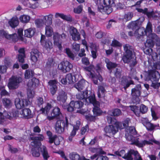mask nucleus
I'll use <instances>...</instances> for the list:
<instances>
[{
	"label": "nucleus",
	"mask_w": 160,
	"mask_h": 160,
	"mask_svg": "<svg viewBox=\"0 0 160 160\" xmlns=\"http://www.w3.org/2000/svg\"><path fill=\"white\" fill-rule=\"evenodd\" d=\"M146 35L147 40L145 43V48L144 49L145 53L149 55V61L153 60L155 62L153 63L152 68L153 70H150L145 74L146 80H150L152 82L151 86L154 88H158L160 86L158 80L160 75L158 71L154 70L160 69V56L156 53H154L151 48L154 46V42L156 41L157 47H160V42L157 40V36L152 33V24L149 22L147 23L146 29L143 28H140L137 30L134 33V36L137 38H140Z\"/></svg>",
	"instance_id": "obj_1"
},
{
	"label": "nucleus",
	"mask_w": 160,
	"mask_h": 160,
	"mask_svg": "<svg viewBox=\"0 0 160 160\" xmlns=\"http://www.w3.org/2000/svg\"><path fill=\"white\" fill-rule=\"evenodd\" d=\"M136 134V132L134 127H128L126 128L125 137L127 140L131 142L132 144H134L139 147H142L145 145L152 144V142L158 144L159 143L158 141L154 140L151 134L144 135V138L145 139L140 142L139 138H135L134 136Z\"/></svg>",
	"instance_id": "obj_2"
},
{
	"label": "nucleus",
	"mask_w": 160,
	"mask_h": 160,
	"mask_svg": "<svg viewBox=\"0 0 160 160\" xmlns=\"http://www.w3.org/2000/svg\"><path fill=\"white\" fill-rule=\"evenodd\" d=\"M32 117V112L29 108L24 109L20 112L13 110L11 112H8L5 111L3 113L0 112V124H3L6 118L11 120L13 118L19 117L29 119Z\"/></svg>",
	"instance_id": "obj_3"
},
{
	"label": "nucleus",
	"mask_w": 160,
	"mask_h": 160,
	"mask_svg": "<svg viewBox=\"0 0 160 160\" xmlns=\"http://www.w3.org/2000/svg\"><path fill=\"white\" fill-rule=\"evenodd\" d=\"M123 47L125 52L122 58L123 62L129 63L130 67L134 66L136 64V57L134 54H132L130 46L128 44H126L124 45Z\"/></svg>",
	"instance_id": "obj_4"
},
{
	"label": "nucleus",
	"mask_w": 160,
	"mask_h": 160,
	"mask_svg": "<svg viewBox=\"0 0 160 160\" xmlns=\"http://www.w3.org/2000/svg\"><path fill=\"white\" fill-rule=\"evenodd\" d=\"M44 139V137L42 135L38 137H30V140L32 141L31 142V145L33 147L32 150L33 156L35 157L39 156L40 153L38 151L39 150L41 151L40 148L42 146L40 141L43 140Z\"/></svg>",
	"instance_id": "obj_5"
},
{
	"label": "nucleus",
	"mask_w": 160,
	"mask_h": 160,
	"mask_svg": "<svg viewBox=\"0 0 160 160\" xmlns=\"http://www.w3.org/2000/svg\"><path fill=\"white\" fill-rule=\"evenodd\" d=\"M115 154H108V155L112 156L113 158L116 157V156L122 157L125 158L126 160H132V155L134 156V160H142L139 154L137 151L131 150L129 151L127 154H125V152L124 150H121L119 152L116 151L115 152Z\"/></svg>",
	"instance_id": "obj_6"
},
{
	"label": "nucleus",
	"mask_w": 160,
	"mask_h": 160,
	"mask_svg": "<svg viewBox=\"0 0 160 160\" xmlns=\"http://www.w3.org/2000/svg\"><path fill=\"white\" fill-rule=\"evenodd\" d=\"M18 35L14 33L12 34H8L5 31L2 30H0V40H1L4 37L8 39H11L14 41H16L18 39H20L21 41H24L23 37V30L22 28H19L18 30Z\"/></svg>",
	"instance_id": "obj_7"
},
{
	"label": "nucleus",
	"mask_w": 160,
	"mask_h": 160,
	"mask_svg": "<svg viewBox=\"0 0 160 160\" xmlns=\"http://www.w3.org/2000/svg\"><path fill=\"white\" fill-rule=\"evenodd\" d=\"M114 5V0H103V5L100 4L98 5V10L102 13L108 14L112 12L111 7Z\"/></svg>",
	"instance_id": "obj_8"
},
{
	"label": "nucleus",
	"mask_w": 160,
	"mask_h": 160,
	"mask_svg": "<svg viewBox=\"0 0 160 160\" xmlns=\"http://www.w3.org/2000/svg\"><path fill=\"white\" fill-rule=\"evenodd\" d=\"M39 83L38 80L36 78H33L29 80L27 84V97L29 100L32 98L34 97L35 93L33 89L38 86Z\"/></svg>",
	"instance_id": "obj_9"
},
{
	"label": "nucleus",
	"mask_w": 160,
	"mask_h": 160,
	"mask_svg": "<svg viewBox=\"0 0 160 160\" xmlns=\"http://www.w3.org/2000/svg\"><path fill=\"white\" fill-rule=\"evenodd\" d=\"M53 15L52 14L43 16L42 18L36 19L35 21L36 26L38 28L43 27L44 25L52 24Z\"/></svg>",
	"instance_id": "obj_10"
},
{
	"label": "nucleus",
	"mask_w": 160,
	"mask_h": 160,
	"mask_svg": "<svg viewBox=\"0 0 160 160\" xmlns=\"http://www.w3.org/2000/svg\"><path fill=\"white\" fill-rule=\"evenodd\" d=\"M88 102H90L93 105L94 107L93 112L94 114L96 116L100 115L102 113L101 111L99 108V102L96 101L94 94H92L86 100Z\"/></svg>",
	"instance_id": "obj_11"
},
{
	"label": "nucleus",
	"mask_w": 160,
	"mask_h": 160,
	"mask_svg": "<svg viewBox=\"0 0 160 160\" xmlns=\"http://www.w3.org/2000/svg\"><path fill=\"white\" fill-rule=\"evenodd\" d=\"M120 124V123L119 122H115L114 125H109L105 127L104 128V131L106 135L109 136L113 135L118 131V128H122V126H119V124Z\"/></svg>",
	"instance_id": "obj_12"
},
{
	"label": "nucleus",
	"mask_w": 160,
	"mask_h": 160,
	"mask_svg": "<svg viewBox=\"0 0 160 160\" xmlns=\"http://www.w3.org/2000/svg\"><path fill=\"white\" fill-rule=\"evenodd\" d=\"M66 35L64 33L61 34H60L57 32H55L53 33V39L54 44L57 46L60 50L62 49L61 45L62 41L66 38Z\"/></svg>",
	"instance_id": "obj_13"
},
{
	"label": "nucleus",
	"mask_w": 160,
	"mask_h": 160,
	"mask_svg": "<svg viewBox=\"0 0 160 160\" xmlns=\"http://www.w3.org/2000/svg\"><path fill=\"white\" fill-rule=\"evenodd\" d=\"M94 68L93 65H90L89 67L85 68L84 69L88 72L87 74L93 78V80L94 83L96 84L98 83L97 79H98L100 81H102L103 80V78L102 76L99 73L98 75L95 76L93 73Z\"/></svg>",
	"instance_id": "obj_14"
},
{
	"label": "nucleus",
	"mask_w": 160,
	"mask_h": 160,
	"mask_svg": "<svg viewBox=\"0 0 160 160\" xmlns=\"http://www.w3.org/2000/svg\"><path fill=\"white\" fill-rule=\"evenodd\" d=\"M22 78L16 76H12L9 79L8 86L9 89H14L18 88L22 82Z\"/></svg>",
	"instance_id": "obj_15"
},
{
	"label": "nucleus",
	"mask_w": 160,
	"mask_h": 160,
	"mask_svg": "<svg viewBox=\"0 0 160 160\" xmlns=\"http://www.w3.org/2000/svg\"><path fill=\"white\" fill-rule=\"evenodd\" d=\"M141 89V86L140 84L137 85L135 88L132 90V95L134 100V103H138L140 100L138 97L140 95V90Z\"/></svg>",
	"instance_id": "obj_16"
},
{
	"label": "nucleus",
	"mask_w": 160,
	"mask_h": 160,
	"mask_svg": "<svg viewBox=\"0 0 160 160\" xmlns=\"http://www.w3.org/2000/svg\"><path fill=\"white\" fill-rule=\"evenodd\" d=\"M83 105V103L80 101L74 102L72 101L70 102L69 105L66 107L65 108L69 112H72L75 109L80 108Z\"/></svg>",
	"instance_id": "obj_17"
},
{
	"label": "nucleus",
	"mask_w": 160,
	"mask_h": 160,
	"mask_svg": "<svg viewBox=\"0 0 160 160\" xmlns=\"http://www.w3.org/2000/svg\"><path fill=\"white\" fill-rule=\"evenodd\" d=\"M72 68V64L67 61L62 62L58 65V68L63 72L69 71Z\"/></svg>",
	"instance_id": "obj_18"
},
{
	"label": "nucleus",
	"mask_w": 160,
	"mask_h": 160,
	"mask_svg": "<svg viewBox=\"0 0 160 160\" xmlns=\"http://www.w3.org/2000/svg\"><path fill=\"white\" fill-rule=\"evenodd\" d=\"M40 42L43 47L48 51L52 47V42L48 39H47L43 35H41Z\"/></svg>",
	"instance_id": "obj_19"
},
{
	"label": "nucleus",
	"mask_w": 160,
	"mask_h": 160,
	"mask_svg": "<svg viewBox=\"0 0 160 160\" xmlns=\"http://www.w3.org/2000/svg\"><path fill=\"white\" fill-rule=\"evenodd\" d=\"M15 105L16 108L18 109H20L27 106L28 103V102L26 99H22L20 100L18 98H17L15 100Z\"/></svg>",
	"instance_id": "obj_20"
},
{
	"label": "nucleus",
	"mask_w": 160,
	"mask_h": 160,
	"mask_svg": "<svg viewBox=\"0 0 160 160\" xmlns=\"http://www.w3.org/2000/svg\"><path fill=\"white\" fill-rule=\"evenodd\" d=\"M79 92L77 95V98L79 99L83 100L84 101L86 102L87 104L90 103V102H88L86 100L90 96H91L92 94H94L93 93H91V95L88 97V91L87 90L83 91H79Z\"/></svg>",
	"instance_id": "obj_21"
},
{
	"label": "nucleus",
	"mask_w": 160,
	"mask_h": 160,
	"mask_svg": "<svg viewBox=\"0 0 160 160\" xmlns=\"http://www.w3.org/2000/svg\"><path fill=\"white\" fill-rule=\"evenodd\" d=\"M69 32L73 40L75 41L78 40L80 39V34L77 29L73 27H71L69 29Z\"/></svg>",
	"instance_id": "obj_22"
},
{
	"label": "nucleus",
	"mask_w": 160,
	"mask_h": 160,
	"mask_svg": "<svg viewBox=\"0 0 160 160\" xmlns=\"http://www.w3.org/2000/svg\"><path fill=\"white\" fill-rule=\"evenodd\" d=\"M78 78H81V76L78 74L72 75L71 73L68 74L66 76L68 83L70 84L76 82L78 79Z\"/></svg>",
	"instance_id": "obj_23"
},
{
	"label": "nucleus",
	"mask_w": 160,
	"mask_h": 160,
	"mask_svg": "<svg viewBox=\"0 0 160 160\" xmlns=\"http://www.w3.org/2000/svg\"><path fill=\"white\" fill-rule=\"evenodd\" d=\"M58 82L55 80H51L48 82L50 91L52 95L54 94L57 90Z\"/></svg>",
	"instance_id": "obj_24"
},
{
	"label": "nucleus",
	"mask_w": 160,
	"mask_h": 160,
	"mask_svg": "<svg viewBox=\"0 0 160 160\" xmlns=\"http://www.w3.org/2000/svg\"><path fill=\"white\" fill-rule=\"evenodd\" d=\"M5 66H0V72L4 73L6 72L7 69L11 66L12 63L10 60L5 59L4 61Z\"/></svg>",
	"instance_id": "obj_25"
},
{
	"label": "nucleus",
	"mask_w": 160,
	"mask_h": 160,
	"mask_svg": "<svg viewBox=\"0 0 160 160\" xmlns=\"http://www.w3.org/2000/svg\"><path fill=\"white\" fill-rule=\"evenodd\" d=\"M61 113L60 109L58 108L55 107L51 112V116H48L47 118L49 120H52L55 117L59 115Z\"/></svg>",
	"instance_id": "obj_26"
},
{
	"label": "nucleus",
	"mask_w": 160,
	"mask_h": 160,
	"mask_svg": "<svg viewBox=\"0 0 160 160\" xmlns=\"http://www.w3.org/2000/svg\"><path fill=\"white\" fill-rule=\"evenodd\" d=\"M52 107L51 104L49 103H47L44 108H42L39 110L40 113L46 115L47 116H50L49 113Z\"/></svg>",
	"instance_id": "obj_27"
},
{
	"label": "nucleus",
	"mask_w": 160,
	"mask_h": 160,
	"mask_svg": "<svg viewBox=\"0 0 160 160\" xmlns=\"http://www.w3.org/2000/svg\"><path fill=\"white\" fill-rule=\"evenodd\" d=\"M86 83H87V82L85 80L81 79L78 83L75 85V87L78 91H81L83 90Z\"/></svg>",
	"instance_id": "obj_28"
},
{
	"label": "nucleus",
	"mask_w": 160,
	"mask_h": 160,
	"mask_svg": "<svg viewBox=\"0 0 160 160\" xmlns=\"http://www.w3.org/2000/svg\"><path fill=\"white\" fill-rule=\"evenodd\" d=\"M63 124V122L61 120H58L54 126L55 131L56 132L58 133H62L63 131V128H62L61 124Z\"/></svg>",
	"instance_id": "obj_29"
},
{
	"label": "nucleus",
	"mask_w": 160,
	"mask_h": 160,
	"mask_svg": "<svg viewBox=\"0 0 160 160\" xmlns=\"http://www.w3.org/2000/svg\"><path fill=\"white\" fill-rule=\"evenodd\" d=\"M136 9L138 12H142V13L146 14L148 18H155L154 16L153 12H148V9L147 8H145L144 9L141 8H137Z\"/></svg>",
	"instance_id": "obj_30"
},
{
	"label": "nucleus",
	"mask_w": 160,
	"mask_h": 160,
	"mask_svg": "<svg viewBox=\"0 0 160 160\" xmlns=\"http://www.w3.org/2000/svg\"><path fill=\"white\" fill-rule=\"evenodd\" d=\"M130 108L134 114L137 116H140V111L139 108L136 106H130L129 107H124V108L123 110L125 111L127 110L128 108Z\"/></svg>",
	"instance_id": "obj_31"
},
{
	"label": "nucleus",
	"mask_w": 160,
	"mask_h": 160,
	"mask_svg": "<svg viewBox=\"0 0 160 160\" xmlns=\"http://www.w3.org/2000/svg\"><path fill=\"white\" fill-rule=\"evenodd\" d=\"M40 54L41 53L37 50H34L31 52V59L34 63L37 62L38 58Z\"/></svg>",
	"instance_id": "obj_32"
},
{
	"label": "nucleus",
	"mask_w": 160,
	"mask_h": 160,
	"mask_svg": "<svg viewBox=\"0 0 160 160\" xmlns=\"http://www.w3.org/2000/svg\"><path fill=\"white\" fill-rule=\"evenodd\" d=\"M35 33V29L34 28H30L24 31L25 37L31 38L32 37Z\"/></svg>",
	"instance_id": "obj_33"
},
{
	"label": "nucleus",
	"mask_w": 160,
	"mask_h": 160,
	"mask_svg": "<svg viewBox=\"0 0 160 160\" xmlns=\"http://www.w3.org/2000/svg\"><path fill=\"white\" fill-rule=\"evenodd\" d=\"M52 24H47L45 28V34L47 37H50L53 34L52 28L51 26Z\"/></svg>",
	"instance_id": "obj_34"
},
{
	"label": "nucleus",
	"mask_w": 160,
	"mask_h": 160,
	"mask_svg": "<svg viewBox=\"0 0 160 160\" xmlns=\"http://www.w3.org/2000/svg\"><path fill=\"white\" fill-rule=\"evenodd\" d=\"M142 123L147 129L148 130H152L154 128L153 125L149 122L146 118L143 119L142 120Z\"/></svg>",
	"instance_id": "obj_35"
},
{
	"label": "nucleus",
	"mask_w": 160,
	"mask_h": 160,
	"mask_svg": "<svg viewBox=\"0 0 160 160\" xmlns=\"http://www.w3.org/2000/svg\"><path fill=\"white\" fill-rule=\"evenodd\" d=\"M121 84L123 86L125 89L128 87L131 84H133L132 81L129 78V80L126 79L125 78H123L122 80Z\"/></svg>",
	"instance_id": "obj_36"
},
{
	"label": "nucleus",
	"mask_w": 160,
	"mask_h": 160,
	"mask_svg": "<svg viewBox=\"0 0 160 160\" xmlns=\"http://www.w3.org/2000/svg\"><path fill=\"white\" fill-rule=\"evenodd\" d=\"M18 52L19 54L18 57V60L20 62L23 63L24 62L25 58L24 49L22 48L20 49Z\"/></svg>",
	"instance_id": "obj_37"
},
{
	"label": "nucleus",
	"mask_w": 160,
	"mask_h": 160,
	"mask_svg": "<svg viewBox=\"0 0 160 160\" xmlns=\"http://www.w3.org/2000/svg\"><path fill=\"white\" fill-rule=\"evenodd\" d=\"M19 19L22 23H26L29 22L31 19V17L28 15L23 14L20 16Z\"/></svg>",
	"instance_id": "obj_38"
},
{
	"label": "nucleus",
	"mask_w": 160,
	"mask_h": 160,
	"mask_svg": "<svg viewBox=\"0 0 160 160\" xmlns=\"http://www.w3.org/2000/svg\"><path fill=\"white\" fill-rule=\"evenodd\" d=\"M10 25L12 28L17 26L19 23L18 18L16 17H13L9 22Z\"/></svg>",
	"instance_id": "obj_39"
},
{
	"label": "nucleus",
	"mask_w": 160,
	"mask_h": 160,
	"mask_svg": "<svg viewBox=\"0 0 160 160\" xmlns=\"http://www.w3.org/2000/svg\"><path fill=\"white\" fill-rule=\"evenodd\" d=\"M40 150L42 152L44 159L46 160H48L49 157V155L48 153L46 147L44 146H42L40 148Z\"/></svg>",
	"instance_id": "obj_40"
},
{
	"label": "nucleus",
	"mask_w": 160,
	"mask_h": 160,
	"mask_svg": "<svg viewBox=\"0 0 160 160\" xmlns=\"http://www.w3.org/2000/svg\"><path fill=\"white\" fill-rule=\"evenodd\" d=\"M67 98V95L63 91H61L57 97V99L58 100L61 101L63 102H65Z\"/></svg>",
	"instance_id": "obj_41"
},
{
	"label": "nucleus",
	"mask_w": 160,
	"mask_h": 160,
	"mask_svg": "<svg viewBox=\"0 0 160 160\" xmlns=\"http://www.w3.org/2000/svg\"><path fill=\"white\" fill-rule=\"evenodd\" d=\"M55 17L56 18L60 17L63 19L67 21H71L72 18L70 16H67L62 13H56L55 14Z\"/></svg>",
	"instance_id": "obj_42"
},
{
	"label": "nucleus",
	"mask_w": 160,
	"mask_h": 160,
	"mask_svg": "<svg viewBox=\"0 0 160 160\" xmlns=\"http://www.w3.org/2000/svg\"><path fill=\"white\" fill-rule=\"evenodd\" d=\"M3 105L6 108H9L12 105V103L11 100L7 98H4L2 100Z\"/></svg>",
	"instance_id": "obj_43"
},
{
	"label": "nucleus",
	"mask_w": 160,
	"mask_h": 160,
	"mask_svg": "<svg viewBox=\"0 0 160 160\" xmlns=\"http://www.w3.org/2000/svg\"><path fill=\"white\" fill-rule=\"evenodd\" d=\"M105 62L107 64V66L108 69L114 68L117 66V64L115 63H112L108 59H106Z\"/></svg>",
	"instance_id": "obj_44"
},
{
	"label": "nucleus",
	"mask_w": 160,
	"mask_h": 160,
	"mask_svg": "<svg viewBox=\"0 0 160 160\" xmlns=\"http://www.w3.org/2000/svg\"><path fill=\"white\" fill-rule=\"evenodd\" d=\"M105 90L102 86H100L98 87V98H100L104 96V93Z\"/></svg>",
	"instance_id": "obj_45"
},
{
	"label": "nucleus",
	"mask_w": 160,
	"mask_h": 160,
	"mask_svg": "<svg viewBox=\"0 0 160 160\" xmlns=\"http://www.w3.org/2000/svg\"><path fill=\"white\" fill-rule=\"evenodd\" d=\"M108 113L111 116H118L121 114V110L118 109H116L111 111H109Z\"/></svg>",
	"instance_id": "obj_46"
},
{
	"label": "nucleus",
	"mask_w": 160,
	"mask_h": 160,
	"mask_svg": "<svg viewBox=\"0 0 160 160\" xmlns=\"http://www.w3.org/2000/svg\"><path fill=\"white\" fill-rule=\"evenodd\" d=\"M137 22L136 21H132L130 22L128 25V28L132 29H135L138 27Z\"/></svg>",
	"instance_id": "obj_47"
},
{
	"label": "nucleus",
	"mask_w": 160,
	"mask_h": 160,
	"mask_svg": "<svg viewBox=\"0 0 160 160\" xmlns=\"http://www.w3.org/2000/svg\"><path fill=\"white\" fill-rule=\"evenodd\" d=\"M33 72L32 70H27L24 73L25 78L26 79H29L33 76Z\"/></svg>",
	"instance_id": "obj_48"
},
{
	"label": "nucleus",
	"mask_w": 160,
	"mask_h": 160,
	"mask_svg": "<svg viewBox=\"0 0 160 160\" xmlns=\"http://www.w3.org/2000/svg\"><path fill=\"white\" fill-rule=\"evenodd\" d=\"M90 48L92 49V57L94 58H96L97 57L96 54V48L95 45L93 44H92L90 46Z\"/></svg>",
	"instance_id": "obj_49"
},
{
	"label": "nucleus",
	"mask_w": 160,
	"mask_h": 160,
	"mask_svg": "<svg viewBox=\"0 0 160 160\" xmlns=\"http://www.w3.org/2000/svg\"><path fill=\"white\" fill-rule=\"evenodd\" d=\"M130 119L129 118H127L125 119L123 122L122 125V123L120 122H119V123H120V124H119L120 126H122V129L124 128H125L128 126L129 125V124L130 122Z\"/></svg>",
	"instance_id": "obj_50"
},
{
	"label": "nucleus",
	"mask_w": 160,
	"mask_h": 160,
	"mask_svg": "<svg viewBox=\"0 0 160 160\" xmlns=\"http://www.w3.org/2000/svg\"><path fill=\"white\" fill-rule=\"evenodd\" d=\"M133 17V14L131 12H128L124 15L123 20L127 21L130 20Z\"/></svg>",
	"instance_id": "obj_51"
},
{
	"label": "nucleus",
	"mask_w": 160,
	"mask_h": 160,
	"mask_svg": "<svg viewBox=\"0 0 160 160\" xmlns=\"http://www.w3.org/2000/svg\"><path fill=\"white\" fill-rule=\"evenodd\" d=\"M83 7L82 5H80L74 8L73 12L76 14L80 13L82 10Z\"/></svg>",
	"instance_id": "obj_52"
},
{
	"label": "nucleus",
	"mask_w": 160,
	"mask_h": 160,
	"mask_svg": "<svg viewBox=\"0 0 160 160\" xmlns=\"http://www.w3.org/2000/svg\"><path fill=\"white\" fill-rule=\"evenodd\" d=\"M53 142L55 144L58 145H59L61 140L62 139V138L61 137H57L55 135L54 136Z\"/></svg>",
	"instance_id": "obj_53"
},
{
	"label": "nucleus",
	"mask_w": 160,
	"mask_h": 160,
	"mask_svg": "<svg viewBox=\"0 0 160 160\" xmlns=\"http://www.w3.org/2000/svg\"><path fill=\"white\" fill-rule=\"evenodd\" d=\"M66 53L69 57L72 59H73L74 58V55L73 54L70 50L68 48H66L65 49Z\"/></svg>",
	"instance_id": "obj_54"
},
{
	"label": "nucleus",
	"mask_w": 160,
	"mask_h": 160,
	"mask_svg": "<svg viewBox=\"0 0 160 160\" xmlns=\"http://www.w3.org/2000/svg\"><path fill=\"white\" fill-rule=\"evenodd\" d=\"M0 91L1 92V96H8V93L4 89V87L3 86H0Z\"/></svg>",
	"instance_id": "obj_55"
},
{
	"label": "nucleus",
	"mask_w": 160,
	"mask_h": 160,
	"mask_svg": "<svg viewBox=\"0 0 160 160\" xmlns=\"http://www.w3.org/2000/svg\"><path fill=\"white\" fill-rule=\"evenodd\" d=\"M148 108L143 104L141 105L139 108L140 112H141L142 113H146L148 111Z\"/></svg>",
	"instance_id": "obj_56"
},
{
	"label": "nucleus",
	"mask_w": 160,
	"mask_h": 160,
	"mask_svg": "<svg viewBox=\"0 0 160 160\" xmlns=\"http://www.w3.org/2000/svg\"><path fill=\"white\" fill-rule=\"evenodd\" d=\"M47 134L49 137V143H52L53 142L54 136H52V133L50 131H47Z\"/></svg>",
	"instance_id": "obj_57"
},
{
	"label": "nucleus",
	"mask_w": 160,
	"mask_h": 160,
	"mask_svg": "<svg viewBox=\"0 0 160 160\" xmlns=\"http://www.w3.org/2000/svg\"><path fill=\"white\" fill-rule=\"evenodd\" d=\"M35 103L38 106H40L43 103V99L41 97L37 98Z\"/></svg>",
	"instance_id": "obj_58"
},
{
	"label": "nucleus",
	"mask_w": 160,
	"mask_h": 160,
	"mask_svg": "<svg viewBox=\"0 0 160 160\" xmlns=\"http://www.w3.org/2000/svg\"><path fill=\"white\" fill-rule=\"evenodd\" d=\"M25 5L27 6V7L30 8H31L35 9L37 8L38 6V3L37 2L35 3L34 4L31 5L30 3H24Z\"/></svg>",
	"instance_id": "obj_59"
},
{
	"label": "nucleus",
	"mask_w": 160,
	"mask_h": 160,
	"mask_svg": "<svg viewBox=\"0 0 160 160\" xmlns=\"http://www.w3.org/2000/svg\"><path fill=\"white\" fill-rule=\"evenodd\" d=\"M111 46L113 47H120L121 44L116 40H114L112 41Z\"/></svg>",
	"instance_id": "obj_60"
},
{
	"label": "nucleus",
	"mask_w": 160,
	"mask_h": 160,
	"mask_svg": "<svg viewBox=\"0 0 160 160\" xmlns=\"http://www.w3.org/2000/svg\"><path fill=\"white\" fill-rule=\"evenodd\" d=\"M72 49L76 51H78L80 48V45L75 42L72 44Z\"/></svg>",
	"instance_id": "obj_61"
},
{
	"label": "nucleus",
	"mask_w": 160,
	"mask_h": 160,
	"mask_svg": "<svg viewBox=\"0 0 160 160\" xmlns=\"http://www.w3.org/2000/svg\"><path fill=\"white\" fill-rule=\"evenodd\" d=\"M82 22H83V24L84 25H85L86 27H88L89 26V20L87 17H84L82 19Z\"/></svg>",
	"instance_id": "obj_62"
},
{
	"label": "nucleus",
	"mask_w": 160,
	"mask_h": 160,
	"mask_svg": "<svg viewBox=\"0 0 160 160\" xmlns=\"http://www.w3.org/2000/svg\"><path fill=\"white\" fill-rule=\"evenodd\" d=\"M88 129V125H86L85 127L82 128L81 130V134L82 135L84 134Z\"/></svg>",
	"instance_id": "obj_63"
},
{
	"label": "nucleus",
	"mask_w": 160,
	"mask_h": 160,
	"mask_svg": "<svg viewBox=\"0 0 160 160\" xmlns=\"http://www.w3.org/2000/svg\"><path fill=\"white\" fill-rule=\"evenodd\" d=\"M108 158L106 156H103L102 155H98L96 160H108Z\"/></svg>",
	"instance_id": "obj_64"
}]
</instances>
